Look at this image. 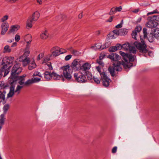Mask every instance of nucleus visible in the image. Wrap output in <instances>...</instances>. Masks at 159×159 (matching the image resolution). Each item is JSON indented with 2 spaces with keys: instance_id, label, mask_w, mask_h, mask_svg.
I'll use <instances>...</instances> for the list:
<instances>
[{
  "instance_id": "nucleus-1",
  "label": "nucleus",
  "mask_w": 159,
  "mask_h": 159,
  "mask_svg": "<svg viewBox=\"0 0 159 159\" xmlns=\"http://www.w3.org/2000/svg\"><path fill=\"white\" fill-rule=\"evenodd\" d=\"M120 54L122 57L124 61L122 62L118 60L121 59L120 57L116 53H111L107 57L114 61L113 66H110L108 68L111 75L116 76L115 71H120L122 69V66L125 69L129 68L133 66L132 62L136 61V56L134 55L126 53L121 51L119 52Z\"/></svg>"
},
{
  "instance_id": "nucleus-2",
  "label": "nucleus",
  "mask_w": 159,
  "mask_h": 159,
  "mask_svg": "<svg viewBox=\"0 0 159 159\" xmlns=\"http://www.w3.org/2000/svg\"><path fill=\"white\" fill-rule=\"evenodd\" d=\"M26 76V75H24L20 76H17L11 78H10L9 83L11 85H15L17 83L19 84L21 86H23L24 85L25 83V78Z\"/></svg>"
},
{
  "instance_id": "nucleus-3",
  "label": "nucleus",
  "mask_w": 159,
  "mask_h": 159,
  "mask_svg": "<svg viewBox=\"0 0 159 159\" xmlns=\"http://www.w3.org/2000/svg\"><path fill=\"white\" fill-rule=\"evenodd\" d=\"M15 85H11L10 88L9 92L7 94L6 98V100L7 101L9 98H12L13 96L15 93H16L17 95L20 94L21 89L23 88V86L18 85L16 90H15Z\"/></svg>"
},
{
  "instance_id": "nucleus-4",
  "label": "nucleus",
  "mask_w": 159,
  "mask_h": 159,
  "mask_svg": "<svg viewBox=\"0 0 159 159\" xmlns=\"http://www.w3.org/2000/svg\"><path fill=\"white\" fill-rule=\"evenodd\" d=\"M61 69L63 71V77L68 80H70L72 71L70 69V66L69 65L64 66L61 67Z\"/></svg>"
},
{
  "instance_id": "nucleus-5",
  "label": "nucleus",
  "mask_w": 159,
  "mask_h": 159,
  "mask_svg": "<svg viewBox=\"0 0 159 159\" xmlns=\"http://www.w3.org/2000/svg\"><path fill=\"white\" fill-rule=\"evenodd\" d=\"M141 43L135 42L134 43V45L139 49V52L143 53H146L148 50L146 49L147 45L143 40L141 38Z\"/></svg>"
},
{
  "instance_id": "nucleus-6",
  "label": "nucleus",
  "mask_w": 159,
  "mask_h": 159,
  "mask_svg": "<svg viewBox=\"0 0 159 159\" xmlns=\"http://www.w3.org/2000/svg\"><path fill=\"white\" fill-rule=\"evenodd\" d=\"M20 66L19 63H16L14 66L11 71L10 78L18 76L22 71V69Z\"/></svg>"
},
{
  "instance_id": "nucleus-7",
  "label": "nucleus",
  "mask_w": 159,
  "mask_h": 159,
  "mask_svg": "<svg viewBox=\"0 0 159 159\" xmlns=\"http://www.w3.org/2000/svg\"><path fill=\"white\" fill-rule=\"evenodd\" d=\"M75 80L80 83H84L86 82L87 79L85 75L80 73H75L74 74Z\"/></svg>"
},
{
  "instance_id": "nucleus-8",
  "label": "nucleus",
  "mask_w": 159,
  "mask_h": 159,
  "mask_svg": "<svg viewBox=\"0 0 159 159\" xmlns=\"http://www.w3.org/2000/svg\"><path fill=\"white\" fill-rule=\"evenodd\" d=\"M122 49L124 51L129 50L130 53L129 54H131V53L135 54L136 52V48L134 46L130 45L128 43L123 44L122 45Z\"/></svg>"
},
{
  "instance_id": "nucleus-9",
  "label": "nucleus",
  "mask_w": 159,
  "mask_h": 159,
  "mask_svg": "<svg viewBox=\"0 0 159 159\" xmlns=\"http://www.w3.org/2000/svg\"><path fill=\"white\" fill-rule=\"evenodd\" d=\"M101 76L103 86L106 87H108L111 80L107 76L105 73L101 74Z\"/></svg>"
},
{
  "instance_id": "nucleus-10",
  "label": "nucleus",
  "mask_w": 159,
  "mask_h": 159,
  "mask_svg": "<svg viewBox=\"0 0 159 159\" xmlns=\"http://www.w3.org/2000/svg\"><path fill=\"white\" fill-rule=\"evenodd\" d=\"M13 57H6L2 61V65H6L7 66L12 65V63L14 60Z\"/></svg>"
},
{
  "instance_id": "nucleus-11",
  "label": "nucleus",
  "mask_w": 159,
  "mask_h": 159,
  "mask_svg": "<svg viewBox=\"0 0 159 159\" xmlns=\"http://www.w3.org/2000/svg\"><path fill=\"white\" fill-rule=\"evenodd\" d=\"M150 18H151V17L149 16L148 18L147 19L148 21L147 23V26L150 28L156 27L158 23L156 21H154V19Z\"/></svg>"
},
{
  "instance_id": "nucleus-12",
  "label": "nucleus",
  "mask_w": 159,
  "mask_h": 159,
  "mask_svg": "<svg viewBox=\"0 0 159 159\" xmlns=\"http://www.w3.org/2000/svg\"><path fill=\"white\" fill-rule=\"evenodd\" d=\"M17 61L22 62H23V65L24 66H26L31 62V60H30V59L28 57H26L24 56H21L17 59Z\"/></svg>"
},
{
  "instance_id": "nucleus-13",
  "label": "nucleus",
  "mask_w": 159,
  "mask_h": 159,
  "mask_svg": "<svg viewBox=\"0 0 159 159\" xmlns=\"http://www.w3.org/2000/svg\"><path fill=\"white\" fill-rule=\"evenodd\" d=\"M2 67L1 68L0 72L4 73L3 76L5 77L9 72V68L11 67V66H7L6 65H2Z\"/></svg>"
},
{
  "instance_id": "nucleus-14",
  "label": "nucleus",
  "mask_w": 159,
  "mask_h": 159,
  "mask_svg": "<svg viewBox=\"0 0 159 159\" xmlns=\"http://www.w3.org/2000/svg\"><path fill=\"white\" fill-rule=\"evenodd\" d=\"M91 67L90 64L86 62L84 63L82 66L79 67V69L83 71H86L89 70Z\"/></svg>"
},
{
  "instance_id": "nucleus-15",
  "label": "nucleus",
  "mask_w": 159,
  "mask_h": 159,
  "mask_svg": "<svg viewBox=\"0 0 159 159\" xmlns=\"http://www.w3.org/2000/svg\"><path fill=\"white\" fill-rule=\"evenodd\" d=\"M142 30V27L140 26H137L135 30L132 33L131 35L132 38L135 40H137L136 36L137 35V32H139Z\"/></svg>"
},
{
  "instance_id": "nucleus-16",
  "label": "nucleus",
  "mask_w": 159,
  "mask_h": 159,
  "mask_svg": "<svg viewBox=\"0 0 159 159\" xmlns=\"http://www.w3.org/2000/svg\"><path fill=\"white\" fill-rule=\"evenodd\" d=\"M1 28L2 29L1 34L4 35L8 30V24L7 22H3L1 25Z\"/></svg>"
},
{
  "instance_id": "nucleus-17",
  "label": "nucleus",
  "mask_w": 159,
  "mask_h": 159,
  "mask_svg": "<svg viewBox=\"0 0 159 159\" xmlns=\"http://www.w3.org/2000/svg\"><path fill=\"white\" fill-rule=\"evenodd\" d=\"M52 78H53L54 80H59L61 78L62 79V80L63 81H64L65 80L62 75H58L54 72L52 73Z\"/></svg>"
},
{
  "instance_id": "nucleus-18",
  "label": "nucleus",
  "mask_w": 159,
  "mask_h": 159,
  "mask_svg": "<svg viewBox=\"0 0 159 159\" xmlns=\"http://www.w3.org/2000/svg\"><path fill=\"white\" fill-rule=\"evenodd\" d=\"M35 21L33 20V19L31 17H29L26 22V26L29 28H31L32 27V24Z\"/></svg>"
},
{
  "instance_id": "nucleus-19",
  "label": "nucleus",
  "mask_w": 159,
  "mask_h": 159,
  "mask_svg": "<svg viewBox=\"0 0 159 159\" xmlns=\"http://www.w3.org/2000/svg\"><path fill=\"white\" fill-rule=\"evenodd\" d=\"M80 60L79 59H75L73 61L72 63V65L74 67H77L78 66L80 67Z\"/></svg>"
},
{
  "instance_id": "nucleus-20",
  "label": "nucleus",
  "mask_w": 159,
  "mask_h": 159,
  "mask_svg": "<svg viewBox=\"0 0 159 159\" xmlns=\"http://www.w3.org/2000/svg\"><path fill=\"white\" fill-rule=\"evenodd\" d=\"M36 66V64L35 63L34 61L33 60L31 61L30 62L29 64L28 69L29 70H32L35 68Z\"/></svg>"
},
{
  "instance_id": "nucleus-21",
  "label": "nucleus",
  "mask_w": 159,
  "mask_h": 159,
  "mask_svg": "<svg viewBox=\"0 0 159 159\" xmlns=\"http://www.w3.org/2000/svg\"><path fill=\"white\" fill-rule=\"evenodd\" d=\"M44 76L45 79L48 80L52 78V73L46 71L44 73Z\"/></svg>"
},
{
  "instance_id": "nucleus-22",
  "label": "nucleus",
  "mask_w": 159,
  "mask_h": 159,
  "mask_svg": "<svg viewBox=\"0 0 159 159\" xmlns=\"http://www.w3.org/2000/svg\"><path fill=\"white\" fill-rule=\"evenodd\" d=\"M20 27L18 25H12L11 27L10 30L8 31V33L10 34L12 32L17 31Z\"/></svg>"
},
{
  "instance_id": "nucleus-23",
  "label": "nucleus",
  "mask_w": 159,
  "mask_h": 159,
  "mask_svg": "<svg viewBox=\"0 0 159 159\" xmlns=\"http://www.w3.org/2000/svg\"><path fill=\"white\" fill-rule=\"evenodd\" d=\"M39 16V13L37 11H36L34 12L32 15L30 17H32L34 20L36 21L38 19Z\"/></svg>"
},
{
  "instance_id": "nucleus-24",
  "label": "nucleus",
  "mask_w": 159,
  "mask_h": 159,
  "mask_svg": "<svg viewBox=\"0 0 159 159\" xmlns=\"http://www.w3.org/2000/svg\"><path fill=\"white\" fill-rule=\"evenodd\" d=\"M5 114H2L0 116V125L2 126L4 123L5 121Z\"/></svg>"
},
{
  "instance_id": "nucleus-25",
  "label": "nucleus",
  "mask_w": 159,
  "mask_h": 159,
  "mask_svg": "<svg viewBox=\"0 0 159 159\" xmlns=\"http://www.w3.org/2000/svg\"><path fill=\"white\" fill-rule=\"evenodd\" d=\"M120 35H126L128 32V30L126 29L122 28L120 29Z\"/></svg>"
},
{
  "instance_id": "nucleus-26",
  "label": "nucleus",
  "mask_w": 159,
  "mask_h": 159,
  "mask_svg": "<svg viewBox=\"0 0 159 159\" xmlns=\"http://www.w3.org/2000/svg\"><path fill=\"white\" fill-rule=\"evenodd\" d=\"M68 49L70 50L72 53L75 56H78L80 54L79 52L76 50L73 49L71 47L68 48Z\"/></svg>"
},
{
  "instance_id": "nucleus-27",
  "label": "nucleus",
  "mask_w": 159,
  "mask_h": 159,
  "mask_svg": "<svg viewBox=\"0 0 159 159\" xmlns=\"http://www.w3.org/2000/svg\"><path fill=\"white\" fill-rule=\"evenodd\" d=\"M8 87L7 84H5L4 82L0 81V90L2 89H5L7 87Z\"/></svg>"
},
{
  "instance_id": "nucleus-28",
  "label": "nucleus",
  "mask_w": 159,
  "mask_h": 159,
  "mask_svg": "<svg viewBox=\"0 0 159 159\" xmlns=\"http://www.w3.org/2000/svg\"><path fill=\"white\" fill-rule=\"evenodd\" d=\"M48 34L47 31H45L44 33L41 34V38L42 39H46L48 37Z\"/></svg>"
},
{
  "instance_id": "nucleus-29",
  "label": "nucleus",
  "mask_w": 159,
  "mask_h": 159,
  "mask_svg": "<svg viewBox=\"0 0 159 159\" xmlns=\"http://www.w3.org/2000/svg\"><path fill=\"white\" fill-rule=\"evenodd\" d=\"M9 107L10 105L8 103L6 104L4 106L3 108V109L4 114H6L7 113V111L9 108Z\"/></svg>"
},
{
  "instance_id": "nucleus-30",
  "label": "nucleus",
  "mask_w": 159,
  "mask_h": 159,
  "mask_svg": "<svg viewBox=\"0 0 159 159\" xmlns=\"http://www.w3.org/2000/svg\"><path fill=\"white\" fill-rule=\"evenodd\" d=\"M11 51V49L10 48V47L8 45H6L5 46L3 49V52L9 53Z\"/></svg>"
},
{
  "instance_id": "nucleus-31",
  "label": "nucleus",
  "mask_w": 159,
  "mask_h": 159,
  "mask_svg": "<svg viewBox=\"0 0 159 159\" xmlns=\"http://www.w3.org/2000/svg\"><path fill=\"white\" fill-rule=\"evenodd\" d=\"M96 47L98 49H101L102 50L105 48H107V47L104 46L103 45L102 46V45L100 43H98L96 44Z\"/></svg>"
},
{
  "instance_id": "nucleus-32",
  "label": "nucleus",
  "mask_w": 159,
  "mask_h": 159,
  "mask_svg": "<svg viewBox=\"0 0 159 159\" xmlns=\"http://www.w3.org/2000/svg\"><path fill=\"white\" fill-rule=\"evenodd\" d=\"M154 37L157 39H159V30H156L154 32Z\"/></svg>"
},
{
  "instance_id": "nucleus-33",
  "label": "nucleus",
  "mask_w": 159,
  "mask_h": 159,
  "mask_svg": "<svg viewBox=\"0 0 159 159\" xmlns=\"http://www.w3.org/2000/svg\"><path fill=\"white\" fill-rule=\"evenodd\" d=\"M29 48H26L25 52L22 56H24V57H27L29 56L30 53V51L29 50Z\"/></svg>"
},
{
  "instance_id": "nucleus-34",
  "label": "nucleus",
  "mask_w": 159,
  "mask_h": 159,
  "mask_svg": "<svg viewBox=\"0 0 159 159\" xmlns=\"http://www.w3.org/2000/svg\"><path fill=\"white\" fill-rule=\"evenodd\" d=\"M152 19H154V20L155 21H159V15H154L150 16Z\"/></svg>"
},
{
  "instance_id": "nucleus-35",
  "label": "nucleus",
  "mask_w": 159,
  "mask_h": 159,
  "mask_svg": "<svg viewBox=\"0 0 159 159\" xmlns=\"http://www.w3.org/2000/svg\"><path fill=\"white\" fill-rule=\"evenodd\" d=\"M33 83V82L32 81V79L31 80L29 79L27 80L25 82L24 86H27Z\"/></svg>"
},
{
  "instance_id": "nucleus-36",
  "label": "nucleus",
  "mask_w": 159,
  "mask_h": 159,
  "mask_svg": "<svg viewBox=\"0 0 159 159\" xmlns=\"http://www.w3.org/2000/svg\"><path fill=\"white\" fill-rule=\"evenodd\" d=\"M52 54L53 56L56 57L57 56L59 55L60 54L61 52H60V50L57 49V50H56L55 51H53L52 52Z\"/></svg>"
},
{
  "instance_id": "nucleus-37",
  "label": "nucleus",
  "mask_w": 159,
  "mask_h": 159,
  "mask_svg": "<svg viewBox=\"0 0 159 159\" xmlns=\"http://www.w3.org/2000/svg\"><path fill=\"white\" fill-rule=\"evenodd\" d=\"M143 38L144 39L147 38V31L146 28H144L143 30Z\"/></svg>"
},
{
  "instance_id": "nucleus-38",
  "label": "nucleus",
  "mask_w": 159,
  "mask_h": 159,
  "mask_svg": "<svg viewBox=\"0 0 159 159\" xmlns=\"http://www.w3.org/2000/svg\"><path fill=\"white\" fill-rule=\"evenodd\" d=\"M28 37L30 38V40L29 41H27L26 42L27 43V45H26V48H29L30 47V44L32 41V38L31 36L30 35H28Z\"/></svg>"
},
{
  "instance_id": "nucleus-39",
  "label": "nucleus",
  "mask_w": 159,
  "mask_h": 159,
  "mask_svg": "<svg viewBox=\"0 0 159 159\" xmlns=\"http://www.w3.org/2000/svg\"><path fill=\"white\" fill-rule=\"evenodd\" d=\"M93 79L94 80L95 82L97 84H100V80L97 77L94 76L93 78Z\"/></svg>"
},
{
  "instance_id": "nucleus-40",
  "label": "nucleus",
  "mask_w": 159,
  "mask_h": 159,
  "mask_svg": "<svg viewBox=\"0 0 159 159\" xmlns=\"http://www.w3.org/2000/svg\"><path fill=\"white\" fill-rule=\"evenodd\" d=\"M116 46H112L109 48V50L110 52H113L117 50Z\"/></svg>"
},
{
  "instance_id": "nucleus-41",
  "label": "nucleus",
  "mask_w": 159,
  "mask_h": 159,
  "mask_svg": "<svg viewBox=\"0 0 159 159\" xmlns=\"http://www.w3.org/2000/svg\"><path fill=\"white\" fill-rule=\"evenodd\" d=\"M32 79L33 81V83L39 82L41 80L40 78L37 77H33Z\"/></svg>"
},
{
  "instance_id": "nucleus-42",
  "label": "nucleus",
  "mask_w": 159,
  "mask_h": 159,
  "mask_svg": "<svg viewBox=\"0 0 159 159\" xmlns=\"http://www.w3.org/2000/svg\"><path fill=\"white\" fill-rule=\"evenodd\" d=\"M116 12V8L113 7L111 9L110 12H109V14L112 15L114 14Z\"/></svg>"
},
{
  "instance_id": "nucleus-43",
  "label": "nucleus",
  "mask_w": 159,
  "mask_h": 159,
  "mask_svg": "<svg viewBox=\"0 0 159 159\" xmlns=\"http://www.w3.org/2000/svg\"><path fill=\"white\" fill-rule=\"evenodd\" d=\"M44 56V54L43 53H40L37 57V60L39 61Z\"/></svg>"
},
{
  "instance_id": "nucleus-44",
  "label": "nucleus",
  "mask_w": 159,
  "mask_h": 159,
  "mask_svg": "<svg viewBox=\"0 0 159 159\" xmlns=\"http://www.w3.org/2000/svg\"><path fill=\"white\" fill-rule=\"evenodd\" d=\"M116 47V48L117 49V50H120L121 49H122V45L121 44L117 43L115 46Z\"/></svg>"
},
{
  "instance_id": "nucleus-45",
  "label": "nucleus",
  "mask_w": 159,
  "mask_h": 159,
  "mask_svg": "<svg viewBox=\"0 0 159 159\" xmlns=\"http://www.w3.org/2000/svg\"><path fill=\"white\" fill-rule=\"evenodd\" d=\"M155 13H159V12L157 11V9H156L153 11L148 12L147 14V15H149L153 14Z\"/></svg>"
},
{
  "instance_id": "nucleus-46",
  "label": "nucleus",
  "mask_w": 159,
  "mask_h": 159,
  "mask_svg": "<svg viewBox=\"0 0 159 159\" xmlns=\"http://www.w3.org/2000/svg\"><path fill=\"white\" fill-rule=\"evenodd\" d=\"M120 30H113V33L116 34V36L120 35V32H119Z\"/></svg>"
},
{
  "instance_id": "nucleus-47",
  "label": "nucleus",
  "mask_w": 159,
  "mask_h": 159,
  "mask_svg": "<svg viewBox=\"0 0 159 159\" xmlns=\"http://www.w3.org/2000/svg\"><path fill=\"white\" fill-rule=\"evenodd\" d=\"M8 16L7 15H5L4 16L2 19L1 20L2 22H4L6 20H7L8 19Z\"/></svg>"
},
{
  "instance_id": "nucleus-48",
  "label": "nucleus",
  "mask_w": 159,
  "mask_h": 159,
  "mask_svg": "<svg viewBox=\"0 0 159 159\" xmlns=\"http://www.w3.org/2000/svg\"><path fill=\"white\" fill-rule=\"evenodd\" d=\"M20 36L18 34H16L15 35V41L16 42H18L20 40Z\"/></svg>"
},
{
  "instance_id": "nucleus-49",
  "label": "nucleus",
  "mask_w": 159,
  "mask_h": 159,
  "mask_svg": "<svg viewBox=\"0 0 159 159\" xmlns=\"http://www.w3.org/2000/svg\"><path fill=\"white\" fill-rule=\"evenodd\" d=\"M38 76L40 77H42L40 72H35L34 74H33V76Z\"/></svg>"
},
{
  "instance_id": "nucleus-50",
  "label": "nucleus",
  "mask_w": 159,
  "mask_h": 159,
  "mask_svg": "<svg viewBox=\"0 0 159 159\" xmlns=\"http://www.w3.org/2000/svg\"><path fill=\"white\" fill-rule=\"evenodd\" d=\"M46 65L48 66V69L49 70H52V67L51 66V62H48L46 64Z\"/></svg>"
},
{
  "instance_id": "nucleus-51",
  "label": "nucleus",
  "mask_w": 159,
  "mask_h": 159,
  "mask_svg": "<svg viewBox=\"0 0 159 159\" xmlns=\"http://www.w3.org/2000/svg\"><path fill=\"white\" fill-rule=\"evenodd\" d=\"M96 69L97 70V71L100 73V75H101V74L102 73H105L104 71H103V72H101V68L99 66L96 67Z\"/></svg>"
},
{
  "instance_id": "nucleus-52",
  "label": "nucleus",
  "mask_w": 159,
  "mask_h": 159,
  "mask_svg": "<svg viewBox=\"0 0 159 159\" xmlns=\"http://www.w3.org/2000/svg\"><path fill=\"white\" fill-rule=\"evenodd\" d=\"M72 56L71 55H68L66 56L65 57V60L66 61H68L71 58Z\"/></svg>"
},
{
  "instance_id": "nucleus-53",
  "label": "nucleus",
  "mask_w": 159,
  "mask_h": 159,
  "mask_svg": "<svg viewBox=\"0 0 159 159\" xmlns=\"http://www.w3.org/2000/svg\"><path fill=\"white\" fill-rule=\"evenodd\" d=\"M122 21H123V20H122L121 21V22L120 23L118 24V25H116V28H117V29H119V28H121L122 26Z\"/></svg>"
},
{
  "instance_id": "nucleus-54",
  "label": "nucleus",
  "mask_w": 159,
  "mask_h": 159,
  "mask_svg": "<svg viewBox=\"0 0 159 159\" xmlns=\"http://www.w3.org/2000/svg\"><path fill=\"white\" fill-rule=\"evenodd\" d=\"M97 62L100 65L102 66L104 65V63L102 62L101 60L98 59L97 60Z\"/></svg>"
},
{
  "instance_id": "nucleus-55",
  "label": "nucleus",
  "mask_w": 159,
  "mask_h": 159,
  "mask_svg": "<svg viewBox=\"0 0 159 159\" xmlns=\"http://www.w3.org/2000/svg\"><path fill=\"white\" fill-rule=\"evenodd\" d=\"M50 60V58L49 57H46L44 58V60L43 62V63H45L48 62Z\"/></svg>"
},
{
  "instance_id": "nucleus-56",
  "label": "nucleus",
  "mask_w": 159,
  "mask_h": 159,
  "mask_svg": "<svg viewBox=\"0 0 159 159\" xmlns=\"http://www.w3.org/2000/svg\"><path fill=\"white\" fill-rule=\"evenodd\" d=\"M117 147L115 146L112 149V152L113 153H115L117 150Z\"/></svg>"
},
{
  "instance_id": "nucleus-57",
  "label": "nucleus",
  "mask_w": 159,
  "mask_h": 159,
  "mask_svg": "<svg viewBox=\"0 0 159 159\" xmlns=\"http://www.w3.org/2000/svg\"><path fill=\"white\" fill-rule=\"evenodd\" d=\"M60 51L61 52V53L62 54L65 53H66L67 52V51L66 50L62 48H61L60 49Z\"/></svg>"
},
{
  "instance_id": "nucleus-58",
  "label": "nucleus",
  "mask_w": 159,
  "mask_h": 159,
  "mask_svg": "<svg viewBox=\"0 0 159 159\" xmlns=\"http://www.w3.org/2000/svg\"><path fill=\"white\" fill-rule=\"evenodd\" d=\"M116 12L117 11H120L122 10V7L120 6L119 7H116L115 8Z\"/></svg>"
},
{
  "instance_id": "nucleus-59",
  "label": "nucleus",
  "mask_w": 159,
  "mask_h": 159,
  "mask_svg": "<svg viewBox=\"0 0 159 159\" xmlns=\"http://www.w3.org/2000/svg\"><path fill=\"white\" fill-rule=\"evenodd\" d=\"M113 18V16H111L110 18L107 20V21L108 22H111L112 21Z\"/></svg>"
},
{
  "instance_id": "nucleus-60",
  "label": "nucleus",
  "mask_w": 159,
  "mask_h": 159,
  "mask_svg": "<svg viewBox=\"0 0 159 159\" xmlns=\"http://www.w3.org/2000/svg\"><path fill=\"white\" fill-rule=\"evenodd\" d=\"M87 78L88 80H91L92 78V75L91 74H89L87 76Z\"/></svg>"
},
{
  "instance_id": "nucleus-61",
  "label": "nucleus",
  "mask_w": 159,
  "mask_h": 159,
  "mask_svg": "<svg viewBox=\"0 0 159 159\" xmlns=\"http://www.w3.org/2000/svg\"><path fill=\"white\" fill-rule=\"evenodd\" d=\"M36 1L39 5H41L42 4L43 2L42 0H36Z\"/></svg>"
},
{
  "instance_id": "nucleus-62",
  "label": "nucleus",
  "mask_w": 159,
  "mask_h": 159,
  "mask_svg": "<svg viewBox=\"0 0 159 159\" xmlns=\"http://www.w3.org/2000/svg\"><path fill=\"white\" fill-rule=\"evenodd\" d=\"M7 1L13 3L15 2L17 0H6Z\"/></svg>"
},
{
  "instance_id": "nucleus-63",
  "label": "nucleus",
  "mask_w": 159,
  "mask_h": 159,
  "mask_svg": "<svg viewBox=\"0 0 159 159\" xmlns=\"http://www.w3.org/2000/svg\"><path fill=\"white\" fill-rule=\"evenodd\" d=\"M139 11V8H138L137 9H134L132 11V12L134 13H137Z\"/></svg>"
},
{
  "instance_id": "nucleus-64",
  "label": "nucleus",
  "mask_w": 159,
  "mask_h": 159,
  "mask_svg": "<svg viewBox=\"0 0 159 159\" xmlns=\"http://www.w3.org/2000/svg\"><path fill=\"white\" fill-rule=\"evenodd\" d=\"M17 45V43L16 42L14 43H12V44L11 46V47H15Z\"/></svg>"
}]
</instances>
